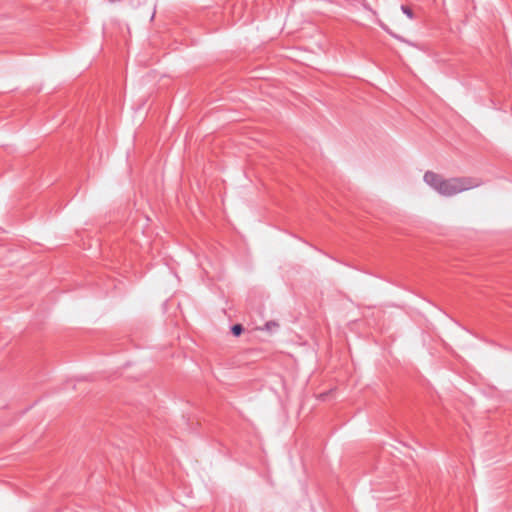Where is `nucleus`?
<instances>
[{"label":"nucleus","mask_w":512,"mask_h":512,"mask_svg":"<svg viewBox=\"0 0 512 512\" xmlns=\"http://www.w3.org/2000/svg\"><path fill=\"white\" fill-rule=\"evenodd\" d=\"M424 181L439 194L447 197L468 190L474 186L472 181L468 178L446 179L432 171L425 173Z\"/></svg>","instance_id":"nucleus-1"},{"label":"nucleus","mask_w":512,"mask_h":512,"mask_svg":"<svg viewBox=\"0 0 512 512\" xmlns=\"http://www.w3.org/2000/svg\"><path fill=\"white\" fill-rule=\"evenodd\" d=\"M401 9L410 19L414 18V14H413L412 10L409 7L402 6Z\"/></svg>","instance_id":"nucleus-2"},{"label":"nucleus","mask_w":512,"mask_h":512,"mask_svg":"<svg viewBox=\"0 0 512 512\" xmlns=\"http://www.w3.org/2000/svg\"><path fill=\"white\" fill-rule=\"evenodd\" d=\"M381 27H382L383 29H385L386 31H389V30H388V28H387L385 25L381 24Z\"/></svg>","instance_id":"nucleus-4"},{"label":"nucleus","mask_w":512,"mask_h":512,"mask_svg":"<svg viewBox=\"0 0 512 512\" xmlns=\"http://www.w3.org/2000/svg\"><path fill=\"white\" fill-rule=\"evenodd\" d=\"M242 332V326L237 324V325H234L232 327V333L235 335V336H239Z\"/></svg>","instance_id":"nucleus-3"}]
</instances>
